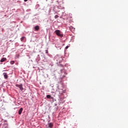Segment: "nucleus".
<instances>
[{"label": "nucleus", "instance_id": "obj_1", "mask_svg": "<svg viewBox=\"0 0 128 128\" xmlns=\"http://www.w3.org/2000/svg\"><path fill=\"white\" fill-rule=\"evenodd\" d=\"M55 34L60 38H62V36H64V34H62V32H60V30H56Z\"/></svg>", "mask_w": 128, "mask_h": 128}, {"label": "nucleus", "instance_id": "obj_2", "mask_svg": "<svg viewBox=\"0 0 128 128\" xmlns=\"http://www.w3.org/2000/svg\"><path fill=\"white\" fill-rule=\"evenodd\" d=\"M16 88H18L20 90L22 91L24 90V87H22V84H16Z\"/></svg>", "mask_w": 128, "mask_h": 128}, {"label": "nucleus", "instance_id": "obj_3", "mask_svg": "<svg viewBox=\"0 0 128 128\" xmlns=\"http://www.w3.org/2000/svg\"><path fill=\"white\" fill-rule=\"evenodd\" d=\"M54 126V124L50 122L46 124V128H52Z\"/></svg>", "mask_w": 128, "mask_h": 128}, {"label": "nucleus", "instance_id": "obj_4", "mask_svg": "<svg viewBox=\"0 0 128 128\" xmlns=\"http://www.w3.org/2000/svg\"><path fill=\"white\" fill-rule=\"evenodd\" d=\"M3 74H4V78H6V80L8 78V74H6V72H4Z\"/></svg>", "mask_w": 128, "mask_h": 128}, {"label": "nucleus", "instance_id": "obj_5", "mask_svg": "<svg viewBox=\"0 0 128 128\" xmlns=\"http://www.w3.org/2000/svg\"><path fill=\"white\" fill-rule=\"evenodd\" d=\"M2 128H8V124H4L2 125Z\"/></svg>", "mask_w": 128, "mask_h": 128}, {"label": "nucleus", "instance_id": "obj_6", "mask_svg": "<svg viewBox=\"0 0 128 128\" xmlns=\"http://www.w3.org/2000/svg\"><path fill=\"white\" fill-rule=\"evenodd\" d=\"M35 30H40V26H37L34 27Z\"/></svg>", "mask_w": 128, "mask_h": 128}, {"label": "nucleus", "instance_id": "obj_7", "mask_svg": "<svg viewBox=\"0 0 128 128\" xmlns=\"http://www.w3.org/2000/svg\"><path fill=\"white\" fill-rule=\"evenodd\" d=\"M6 60V58H2L1 60H0V62H4V60Z\"/></svg>", "mask_w": 128, "mask_h": 128}, {"label": "nucleus", "instance_id": "obj_8", "mask_svg": "<svg viewBox=\"0 0 128 128\" xmlns=\"http://www.w3.org/2000/svg\"><path fill=\"white\" fill-rule=\"evenodd\" d=\"M24 110V108H20V110H18V112H22V110Z\"/></svg>", "mask_w": 128, "mask_h": 128}, {"label": "nucleus", "instance_id": "obj_9", "mask_svg": "<svg viewBox=\"0 0 128 128\" xmlns=\"http://www.w3.org/2000/svg\"><path fill=\"white\" fill-rule=\"evenodd\" d=\"M46 98H52V96L50 95H47Z\"/></svg>", "mask_w": 128, "mask_h": 128}, {"label": "nucleus", "instance_id": "obj_10", "mask_svg": "<svg viewBox=\"0 0 128 128\" xmlns=\"http://www.w3.org/2000/svg\"><path fill=\"white\" fill-rule=\"evenodd\" d=\"M10 64H14V61L12 60L10 62Z\"/></svg>", "mask_w": 128, "mask_h": 128}, {"label": "nucleus", "instance_id": "obj_11", "mask_svg": "<svg viewBox=\"0 0 128 128\" xmlns=\"http://www.w3.org/2000/svg\"><path fill=\"white\" fill-rule=\"evenodd\" d=\"M24 40V37H22L20 38L21 42H22V40Z\"/></svg>", "mask_w": 128, "mask_h": 128}, {"label": "nucleus", "instance_id": "obj_12", "mask_svg": "<svg viewBox=\"0 0 128 128\" xmlns=\"http://www.w3.org/2000/svg\"><path fill=\"white\" fill-rule=\"evenodd\" d=\"M58 18V15H56V16H54V18Z\"/></svg>", "mask_w": 128, "mask_h": 128}, {"label": "nucleus", "instance_id": "obj_13", "mask_svg": "<svg viewBox=\"0 0 128 128\" xmlns=\"http://www.w3.org/2000/svg\"><path fill=\"white\" fill-rule=\"evenodd\" d=\"M46 54H48V50H46Z\"/></svg>", "mask_w": 128, "mask_h": 128}, {"label": "nucleus", "instance_id": "obj_14", "mask_svg": "<svg viewBox=\"0 0 128 128\" xmlns=\"http://www.w3.org/2000/svg\"><path fill=\"white\" fill-rule=\"evenodd\" d=\"M66 50H68V46H66Z\"/></svg>", "mask_w": 128, "mask_h": 128}, {"label": "nucleus", "instance_id": "obj_15", "mask_svg": "<svg viewBox=\"0 0 128 128\" xmlns=\"http://www.w3.org/2000/svg\"><path fill=\"white\" fill-rule=\"evenodd\" d=\"M28 0H24V2H28Z\"/></svg>", "mask_w": 128, "mask_h": 128}, {"label": "nucleus", "instance_id": "obj_16", "mask_svg": "<svg viewBox=\"0 0 128 128\" xmlns=\"http://www.w3.org/2000/svg\"><path fill=\"white\" fill-rule=\"evenodd\" d=\"M19 114H22V112H18Z\"/></svg>", "mask_w": 128, "mask_h": 128}]
</instances>
